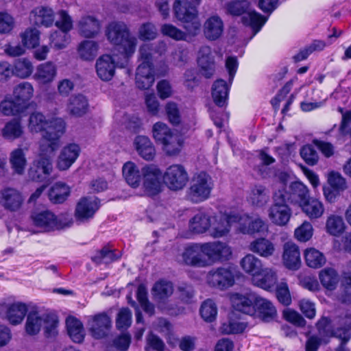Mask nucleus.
I'll use <instances>...</instances> for the list:
<instances>
[{
  "instance_id": "obj_1",
  "label": "nucleus",
  "mask_w": 351,
  "mask_h": 351,
  "mask_svg": "<svg viewBox=\"0 0 351 351\" xmlns=\"http://www.w3.org/2000/svg\"><path fill=\"white\" fill-rule=\"evenodd\" d=\"M28 128L31 132H43L40 152L52 154L60 147V138L65 132L66 123L61 118L47 119L40 112H32L29 117Z\"/></svg>"
},
{
  "instance_id": "obj_2",
  "label": "nucleus",
  "mask_w": 351,
  "mask_h": 351,
  "mask_svg": "<svg viewBox=\"0 0 351 351\" xmlns=\"http://www.w3.org/2000/svg\"><path fill=\"white\" fill-rule=\"evenodd\" d=\"M122 173L125 182L133 188L139 186L143 176V186L150 196L157 195L161 191L162 172L154 165L145 166L141 171L134 162L128 161L123 165Z\"/></svg>"
},
{
  "instance_id": "obj_3",
  "label": "nucleus",
  "mask_w": 351,
  "mask_h": 351,
  "mask_svg": "<svg viewBox=\"0 0 351 351\" xmlns=\"http://www.w3.org/2000/svg\"><path fill=\"white\" fill-rule=\"evenodd\" d=\"M105 34L109 42L117 47L123 56L121 67H125L128 58L135 51L137 39L132 36L126 24L123 22H112L106 28Z\"/></svg>"
},
{
  "instance_id": "obj_4",
  "label": "nucleus",
  "mask_w": 351,
  "mask_h": 351,
  "mask_svg": "<svg viewBox=\"0 0 351 351\" xmlns=\"http://www.w3.org/2000/svg\"><path fill=\"white\" fill-rule=\"evenodd\" d=\"M33 95L34 88L32 84L28 82H21L14 87L12 97L1 101L0 110L5 116L23 113L27 109Z\"/></svg>"
},
{
  "instance_id": "obj_5",
  "label": "nucleus",
  "mask_w": 351,
  "mask_h": 351,
  "mask_svg": "<svg viewBox=\"0 0 351 351\" xmlns=\"http://www.w3.org/2000/svg\"><path fill=\"white\" fill-rule=\"evenodd\" d=\"M227 12L232 16H241L242 23L250 26L255 34L260 31L266 23L267 17H265L255 10H251L250 3L246 0L234 1L226 5Z\"/></svg>"
},
{
  "instance_id": "obj_6",
  "label": "nucleus",
  "mask_w": 351,
  "mask_h": 351,
  "mask_svg": "<svg viewBox=\"0 0 351 351\" xmlns=\"http://www.w3.org/2000/svg\"><path fill=\"white\" fill-rule=\"evenodd\" d=\"M58 320L55 315L49 313H40L32 310L27 313L25 323V331L29 335H37L43 327L47 337H51L56 334V328Z\"/></svg>"
},
{
  "instance_id": "obj_7",
  "label": "nucleus",
  "mask_w": 351,
  "mask_h": 351,
  "mask_svg": "<svg viewBox=\"0 0 351 351\" xmlns=\"http://www.w3.org/2000/svg\"><path fill=\"white\" fill-rule=\"evenodd\" d=\"M173 12L175 17L184 23V28L189 34L195 36L198 34L201 24L195 5L189 0H176Z\"/></svg>"
},
{
  "instance_id": "obj_8",
  "label": "nucleus",
  "mask_w": 351,
  "mask_h": 351,
  "mask_svg": "<svg viewBox=\"0 0 351 351\" xmlns=\"http://www.w3.org/2000/svg\"><path fill=\"white\" fill-rule=\"evenodd\" d=\"M213 187L210 176L202 171L193 177L187 191V196L193 203L204 202L209 198Z\"/></svg>"
},
{
  "instance_id": "obj_9",
  "label": "nucleus",
  "mask_w": 351,
  "mask_h": 351,
  "mask_svg": "<svg viewBox=\"0 0 351 351\" xmlns=\"http://www.w3.org/2000/svg\"><path fill=\"white\" fill-rule=\"evenodd\" d=\"M285 192H275L273 196L274 203L269 209L270 220L278 226H285L289 221L291 210L284 199Z\"/></svg>"
},
{
  "instance_id": "obj_10",
  "label": "nucleus",
  "mask_w": 351,
  "mask_h": 351,
  "mask_svg": "<svg viewBox=\"0 0 351 351\" xmlns=\"http://www.w3.org/2000/svg\"><path fill=\"white\" fill-rule=\"evenodd\" d=\"M59 19L56 22V26L60 31H55L50 36L51 47L57 49L66 47L68 43L67 33L73 28V21L68 13L64 10L58 12Z\"/></svg>"
},
{
  "instance_id": "obj_11",
  "label": "nucleus",
  "mask_w": 351,
  "mask_h": 351,
  "mask_svg": "<svg viewBox=\"0 0 351 351\" xmlns=\"http://www.w3.org/2000/svg\"><path fill=\"white\" fill-rule=\"evenodd\" d=\"M207 266L213 263L229 260L232 256L230 247L221 241H213L202 243Z\"/></svg>"
},
{
  "instance_id": "obj_12",
  "label": "nucleus",
  "mask_w": 351,
  "mask_h": 351,
  "mask_svg": "<svg viewBox=\"0 0 351 351\" xmlns=\"http://www.w3.org/2000/svg\"><path fill=\"white\" fill-rule=\"evenodd\" d=\"M207 282L213 287L225 289L234 283V276L230 267L212 269L207 274Z\"/></svg>"
},
{
  "instance_id": "obj_13",
  "label": "nucleus",
  "mask_w": 351,
  "mask_h": 351,
  "mask_svg": "<svg viewBox=\"0 0 351 351\" xmlns=\"http://www.w3.org/2000/svg\"><path fill=\"white\" fill-rule=\"evenodd\" d=\"M335 323L338 327L333 337L340 339L341 343L332 351H346V345L351 338V312L348 310L343 311L335 319Z\"/></svg>"
},
{
  "instance_id": "obj_14",
  "label": "nucleus",
  "mask_w": 351,
  "mask_h": 351,
  "mask_svg": "<svg viewBox=\"0 0 351 351\" xmlns=\"http://www.w3.org/2000/svg\"><path fill=\"white\" fill-rule=\"evenodd\" d=\"M164 182L171 189L178 191L183 189L189 180L188 173L181 165L169 167L163 176Z\"/></svg>"
},
{
  "instance_id": "obj_15",
  "label": "nucleus",
  "mask_w": 351,
  "mask_h": 351,
  "mask_svg": "<svg viewBox=\"0 0 351 351\" xmlns=\"http://www.w3.org/2000/svg\"><path fill=\"white\" fill-rule=\"evenodd\" d=\"M53 153L45 154L40 152L39 158L34 161L29 170V177L33 181L45 182L48 180L53 169L50 156Z\"/></svg>"
},
{
  "instance_id": "obj_16",
  "label": "nucleus",
  "mask_w": 351,
  "mask_h": 351,
  "mask_svg": "<svg viewBox=\"0 0 351 351\" xmlns=\"http://www.w3.org/2000/svg\"><path fill=\"white\" fill-rule=\"evenodd\" d=\"M100 207V200L95 197H84L76 205L75 217L80 222H86L92 219Z\"/></svg>"
},
{
  "instance_id": "obj_17",
  "label": "nucleus",
  "mask_w": 351,
  "mask_h": 351,
  "mask_svg": "<svg viewBox=\"0 0 351 351\" xmlns=\"http://www.w3.org/2000/svg\"><path fill=\"white\" fill-rule=\"evenodd\" d=\"M197 62L199 68V73L202 76L209 79L214 75L216 70V63L210 47L204 45L199 48Z\"/></svg>"
},
{
  "instance_id": "obj_18",
  "label": "nucleus",
  "mask_w": 351,
  "mask_h": 351,
  "mask_svg": "<svg viewBox=\"0 0 351 351\" xmlns=\"http://www.w3.org/2000/svg\"><path fill=\"white\" fill-rule=\"evenodd\" d=\"M285 192L284 199L290 204H298L301 205L309 197L307 187L301 182L295 181L290 184L288 189L285 187L279 189L276 192Z\"/></svg>"
},
{
  "instance_id": "obj_19",
  "label": "nucleus",
  "mask_w": 351,
  "mask_h": 351,
  "mask_svg": "<svg viewBox=\"0 0 351 351\" xmlns=\"http://www.w3.org/2000/svg\"><path fill=\"white\" fill-rule=\"evenodd\" d=\"M123 62H116V56L105 54L100 56L96 62L95 68L98 77L103 81H109L114 75L117 66L122 68L120 65Z\"/></svg>"
},
{
  "instance_id": "obj_20",
  "label": "nucleus",
  "mask_w": 351,
  "mask_h": 351,
  "mask_svg": "<svg viewBox=\"0 0 351 351\" xmlns=\"http://www.w3.org/2000/svg\"><path fill=\"white\" fill-rule=\"evenodd\" d=\"M88 325L92 336L99 339L105 337L109 332L111 319L106 313H99L88 319Z\"/></svg>"
},
{
  "instance_id": "obj_21",
  "label": "nucleus",
  "mask_w": 351,
  "mask_h": 351,
  "mask_svg": "<svg viewBox=\"0 0 351 351\" xmlns=\"http://www.w3.org/2000/svg\"><path fill=\"white\" fill-rule=\"evenodd\" d=\"M34 224L42 228L45 232L60 230L64 227L65 224L58 219L57 217L49 210L35 213L32 215Z\"/></svg>"
},
{
  "instance_id": "obj_22",
  "label": "nucleus",
  "mask_w": 351,
  "mask_h": 351,
  "mask_svg": "<svg viewBox=\"0 0 351 351\" xmlns=\"http://www.w3.org/2000/svg\"><path fill=\"white\" fill-rule=\"evenodd\" d=\"M182 258L188 265L200 267L207 266L202 243H191L187 245L182 254Z\"/></svg>"
},
{
  "instance_id": "obj_23",
  "label": "nucleus",
  "mask_w": 351,
  "mask_h": 351,
  "mask_svg": "<svg viewBox=\"0 0 351 351\" xmlns=\"http://www.w3.org/2000/svg\"><path fill=\"white\" fill-rule=\"evenodd\" d=\"M234 213L219 216H211V226L208 230L209 234L214 238L226 236L230 230V226L234 223V220L230 219Z\"/></svg>"
},
{
  "instance_id": "obj_24",
  "label": "nucleus",
  "mask_w": 351,
  "mask_h": 351,
  "mask_svg": "<svg viewBox=\"0 0 351 351\" xmlns=\"http://www.w3.org/2000/svg\"><path fill=\"white\" fill-rule=\"evenodd\" d=\"M256 298L257 295L255 293H234L231 297V302L234 310L249 315H255L254 306Z\"/></svg>"
},
{
  "instance_id": "obj_25",
  "label": "nucleus",
  "mask_w": 351,
  "mask_h": 351,
  "mask_svg": "<svg viewBox=\"0 0 351 351\" xmlns=\"http://www.w3.org/2000/svg\"><path fill=\"white\" fill-rule=\"evenodd\" d=\"M167 50V45L163 42L158 43H146L141 46L139 49L140 58L142 62L140 64H145L147 66H153V60L156 55L161 56Z\"/></svg>"
},
{
  "instance_id": "obj_26",
  "label": "nucleus",
  "mask_w": 351,
  "mask_h": 351,
  "mask_svg": "<svg viewBox=\"0 0 351 351\" xmlns=\"http://www.w3.org/2000/svg\"><path fill=\"white\" fill-rule=\"evenodd\" d=\"M211 226V215L204 210H199L189 221V231L194 234L208 232Z\"/></svg>"
},
{
  "instance_id": "obj_27",
  "label": "nucleus",
  "mask_w": 351,
  "mask_h": 351,
  "mask_svg": "<svg viewBox=\"0 0 351 351\" xmlns=\"http://www.w3.org/2000/svg\"><path fill=\"white\" fill-rule=\"evenodd\" d=\"M1 194L2 204L6 210L14 212L21 208L24 198L20 191L13 188H5Z\"/></svg>"
},
{
  "instance_id": "obj_28",
  "label": "nucleus",
  "mask_w": 351,
  "mask_h": 351,
  "mask_svg": "<svg viewBox=\"0 0 351 351\" xmlns=\"http://www.w3.org/2000/svg\"><path fill=\"white\" fill-rule=\"evenodd\" d=\"M282 261L285 266L291 270H298L301 265L298 247L293 243L287 242L283 246Z\"/></svg>"
},
{
  "instance_id": "obj_29",
  "label": "nucleus",
  "mask_w": 351,
  "mask_h": 351,
  "mask_svg": "<svg viewBox=\"0 0 351 351\" xmlns=\"http://www.w3.org/2000/svg\"><path fill=\"white\" fill-rule=\"evenodd\" d=\"M255 315L265 322H269L276 318L277 311L269 300L257 295L255 306Z\"/></svg>"
},
{
  "instance_id": "obj_30",
  "label": "nucleus",
  "mask_w": 351,
  "mask_h": 351,
  "mask_svg": "<svg viewBox=\"0 0 351 351\" xmlns=\"http://www.w3.org/2000/svg\"><path fill=\"white\" fill-rule=\"evenodd\" d=\"M80 147L76 143H70L61 151L57 166L60 170L68 169L78 158Z\"/></svg>"
},
{
  "instance_id": "obj_31",
  "label": "nucleus",
  "mask_w": 351,
  "mask_h": 351,
  "mask_svg": "<svg viewBox=\"0 0 351 351\" xmlns=\"http://www.w3.org/2000/svg\"><path fill=\"white\" fill-rule=\"evenodd\" d=\"M29 19L37 26L48 27L53 24L54 12L49 7H37L31 12Z\"/></svg>"
},
{
  "instance_id": "obj_32",
  "label": "nucleus",
  "mask_w": 351,
  "mask_h": 351,
  "mask_svg": "<svg viewBox=\"0 0 351 351\" xmlns=\"http://www.w3.org/2000/svg\"><path fill=\"white\" fill-rule=\"evenodd\" d=\"M136 85L142 90L149 89L154 82V66H147L145 64H139L136 73Z\"/></svg>"
},
{
  "instance_id": "obj_33",
  "label": "nucleus",
  "mask_w": 351,
  "mask_h": 351,
  "mask_svg": "<svg viewBox=\"0 0 351 351\" xmlns=\"http://www.w3.org/2000/svg\"><path fill=\"white\" fill-rule=\"evenodd\" d=\"M231 84L222 80H217L212 86V97L215 104L219 107H223L227 105L230 86Z\"/></svg>"
},
{
  "instance_id": "obj_34",
  "label": "nucleus",
  "mask_w": 351,
  "mask_h": 351,
  "mask_svg": "<svg viewBox=\"0 0 351 351\" xmlns=\"http://www.w3.org/2000/svg\"><path fill=\"white\" fill-rule=\"evenodd\" d=\"M223 32V23L218 16L209 17L204 23V33L206 38L210 40H216Z\"/></svg>"
},
{
  "instance_id": "obj_35",
  "label": "nucleus",
  "mask_w": 351,
  "mask_h": 351,
  "mask_svg": "<svg viewBox=\"0 0 351 351\" xmlns=\"http://www.w3.org/2000/svg\"><path fill=\"white\" fill-rule=\"evenodd\" d=\"M253 280L257 287L267 291H271L278 285L276 273L269 268L263 269L261 274L256 276Z\"/></svg>"
},
{
  "instance_id": "obj_36",
  "label": "nucleus",
  "mask_w": 351,
  "mask_h": 351,
  "mask_svg": "<svg viewBox=\"0 0 351 351\" xmlns=\"http://www.w3.org/2000/svg\"><path fill=\"white\" fill-rule=\"evenodd\" d=\"M78 29L82 36L93 38L99 32L100 23L93 16H86L79 21Z\"/></svg>"
},
{
  "instance_id": "obj_37",
  "label": "nucleus",
  "mask_w": 351,
  "mask_h": 351,
  "mask_svg": "<svg viewBox=\"0 0 351 351\" xmlns=\"http://www.w3.org/2000/svg\"><path fill=\"white\" fill-rule=\"evenodd\" d=\"M121 257V252L111 248L109 245H105L95 252L91 257V260L97 265L109 264L119 260Z\"/></svg>"
},
{
  "instance_id": "obj_38",
  "label": "nucleus",
  "mask_w": 351,
  "mask_h": 351,
  "mask_svg": "<svg viewBox=\"0 0 351 351\" xmlns=\"http://www.w3.org/2000/svg\"><path fill=\"white\" fill-rule=\"evenodd\" d=\"M24 129L20 119H12L1 129V135L7 141H14L22 137Z\"/></svg>"
},
{
  "instance_id": "obj_39",
  "label": "nucleus",
  "mask_w": 351,
  "mask_h": 351,
  "mask_svg": "<svg viewBox=\"0 0 351 351\" xmlns=\"http://www.w3.org/2000/svg\"><path fill=\"white\" fill-rule=\"evenodd\" d=\"M248 202L255 207L261 208L269 200V191L263 185H255L250 191Z\"/></svg>"
},
{
  "instance_id": "obj_40",
  "label": "nucleus",
  "mask_w": 351,
  "mask_h": 351,
  "mask_svg": "<svg viewBox=\"0 0 351 351\" xmlns=\"http://www.w3.org/2000/svg\"><path fill=\"white\" fill-rule=\"evenodd\" d=\"M135 148L138 154L145 160L154 158L155 149L149 138L145 136H138L134 140Z\"/></svg>"
},
{
  "instance_id": "obj_41",
  "label": "nucleus",
  "mask_w": 351,
  "mask_h": 351,
  "mask_svg": "<svg viewBox=\"0 0 351 351\" xmlns=\"http://www.w3.org/2000/svg\"><path fill=\"white\" fill-rule=\"evenodd\" d=\"M173 292V284L167 280H160L156 282L152 289L154 299L158 302H163L172 295Z\"/></svg>"
},
{
  "instance_id": "obj_42",
  "label": "nucleus",
  "mask_w": 351,
  "mask_h": 351,
  "mask_svg": "<svg viewBox=\"0 0 351 351\" xmlns=\"http://www.w3.org/2000/svg\"><path fill=\"white\" fill-rule=\"evenodd\" d=\"M27 306L21 302H16L10 304L6 311V317L12 325H16L23 320L27 314Z\"/></svg>"
},
{
  "instance_id": "obj_43",
  "label": "nucleus",
  "mask_w": 351,
  "mask_h": 351,
  "mask_svg": "<svg viewBox=\"0 0 351 351\" xmlns=\"http://www.w3.org/2000/svg\"><path fill=\"white\" fill-rule=\"evenodd\" d=\"M67 331L73 341L81 343L84 339L82 323L74 317H69L66 320Z\"/></svg>"
},
{
  "instance_id": "obj_44",
  "label": "nucleus",
  "mask_w": 351,
  "mask_h": 351,
  "mask_svg": "<svg viewBox=\"0 0 351 351\" xmlns=\"http://www.w3.org/2000/svg\"><path fill=\"white\" fill-rule=\"evenodd\" d=\"M250 250L261 256L267 258L274 254L275 247L274 244L268 239L260 238L250 243Z\"/></svg>"
},
{
  "instance_id": "obj_45",
  "label": "nucleus",
  "mask_w": 351,
  "mask_h": 351,
  "mask_svg": "<svg viewBox=\"0 0 351 351\" xmlns=\"http://www.w3.org/2000/svg\"><path fill=\"white\" fill-rule=\"evenodd\" d=\"M70 188L66 184L58 182L55 183L49 192V198L53 204H62L69 196Z\"/></svg>"
},
{
  "instance_id": "obj_46",
  "label": "nucleus",
  "mask_w": 351,
  "mask_h": 351,
  "mask_svg": "<svg viewBox=\"0 0 351 351\" xmlns=\"http://www.w3.org/2000/svg\"><path fill=\"white\" fill-rule=\"evenodd\" d=\"M240 265L246 273L252 275L254 278L260 275L263 269L261 261L250 254H247L241 259Z\"/></svg>"
},
{
  "instance_id": "obj_47",
  "label": "nucleus",
  "mask_w": 351,
  "mask_h": 351,
  "mask_svg": "<svg viewBox=\"0 0 351 351\" xmlns=\"http://www.w3.org/2000/svg\"><path fill=\"white\" fill-rule=\"evenodd\" d=\"M300 206L303 212L311 219L319 218L324 212L322 203L317 199L308 197Z\"/></svg>"
},
{
  "instance_id": "obj_48",
  "label": "nucleus",
  "mask_w": 351,
  "mask_h": 351,
  "mask_svg": "<svg viewBox=\"0 0 351 351\" xmlns=\"http://www.w3.org/2000/svg\"><path fill=\"white\" fill-rule=\"evenodd\" d=\"M70 112L76 117H82L86 113L88 108L87 99L82 95L78 94L69 99L68 106Z\"/></svg>"
},
{
  "instance_id": "obj_49",
  "label": "nucleus",
  "mask_w": 351,
  "mask_h": 351,
  "mask_svg": "<svg viewBox=\"0 0 351 351\" xmlns=\"http://www.w3.org/2000/svg\"><path fill=\"white\" fill-rule=\"evenodd\" d=\"M319 278L322 286L330 291L336 289L339 280V274L337 271L330 267L321 270Z\"/></svg>"
},
{
  "instance_id": "obj_50",
  "label": "nucleus",
  "mask_w": 351,
  "mask_h": 351,
  "mask_svg": "<svg viewBox=\"0 0 351 351\" xmlns=\"http://www.w3.org/2000/svg\"><path fill=\"white\" fill-rule=\"evenodd\" d=\"M56 75V67L51 62L39 65L35 74V78L42 83L51 82Z\"/></svg>"
},
{
  "instance_id": "obj_51",
  "label": "nucleus",
  "mask_w": 351,
  "mask_h": 351,
  "mask_svg": "<svg viewBox=\"0 0 351 351\" xmlns=\"http://www.w3.org/2000/svg\"><path fill=\"white\" fill-rule=\"evenodd\" d=\"M162 149L169 156L178 154L182 147L183 141L182 137L176 133H173L162 144Z\"/></svg>"
},
{
  "instance_id": "obj_52",
  "label": "nucleus",
  "mask_w": 351,
  "mask_h": 351,
  "mask_svg": "<svg viewBox=\"0 0 351 351\" xmlns=\"http://www.w3.org/2000/svg\"><path fill=\"white\" fill-rule=\"evenodd\" d=\"M10 162L14 171L18 174H23L27 165L24 150L16 148L10 153Z\"/></svg>"
},
{
  "instance_id": "obj_53",
  "label": "nucleus",
  "mask_w": 351,
  "mask_h": 351,
  "mask_svg": "<svg viewBox=\"0 0 351 351\" xmlns=\"http://www.w3.org/2000/svg\"><path fill=\"white\" fill-rule=\"evenodd\" d=\"M99 46L93 40H84L78 47V53L80 58L84 60H92L97 55Z\"/></svg>"
},
{
  "instance_id": "obj_54",
  "label": "nucleus",
  "mask_w": 351,
  "mask_h": 351,
  "mask_svg": "<svg viewBox=\"0 0 351 351\" xmlns=\"http://www.w3.org/2000/svg\"><path fill=\"white\" fill-rule=\"evenodd\" d=\"M304 258L306 265L312 268H319L326 263L324 255L315 248L306 250Z\"/></svg>"
},
{
  "instance_id": "obj_55",
  "label": "nucleus",
  "mask_w": 351,
  "mask_h": 351,
  "mask_svg": "<svg viewBox=\"0 0 351 351\" xmlns=\"http://www.w3.org/2000/svg\"><path fill=\"white\" fill-rule=\"evenodd\" d=\"M327 232L333 236H339L345 229V223L341 217L330 215L328 217L326 224Z\"/></svg>"
},
{
  "instance_id": "obj_56",
  "label": "nucleus",
  "mask_w": 351,
  "mask_h": 351,
  "mask_svg": "<svg viewBox=\"0 0 351 351\" xmlns=\"http://www.w3.org/2000/svg\"><path fill=\"white\" fill-rule=\"evenodd\" d=\"M33 71L31 62L26 58H19L15 60L12 73L21 78L29 77Z\"/></svg>"
},
{
  "instance_id": "obj_57",
  "label": "nucleus",
  "mask_w": 351,
  "mask_h": 351,
  "mask_svg": "<svg viewBox=\"0 0 351 351\" xmlns=\"http://www.w3.org/2000/svg\"><path fill=\"white\" fill-rule=\"evenodd\" d=\"M342 312H340L335 317H334L332 322L334 328H331L330 327V320L329 318L326 317H322L316 324L317 329L319 333V335L325 336V337H332L336 333L337 330L338 325L335 324V319L341 315Z\"/></svg>"
},
{
  "instance_id": "obj_58",
  "label": "nucleus",
  "mask_w": 351,
  "mask_h": 351,
  "mask_svg": "<svg viewBox=\"0 0 351 351\" xmlns=\"http://www.w3.org/2000/svg\"><path fill=\"white\" fill-rule=\"evenodd\" d=\"M300 154L303 160L310 166L315 165L319 160V154L315 147L311 144L302 146Z\"/></svg>"
},
{
  "instance_id": "obj_59",
  "label": "nucleus",
  "mask_w": 351,
  "mask_h": 351,
  "mask_svg": "<svg viewBox=\"0 0 351 351\" xmlns=\"http://www.w3.org/2000/svg\"><path fill=\"white\" fill-rule=\"evenodd\" d=\"M217 308L215 303L210 299L203 302L200 308V315L207 322H212L216 319Z\"/></svg>"
},
{
  "instance_id": "obj_60",
  "label": "nucleus",
  "mask_w": 351,
  "mask_h": 351,
  "mask_svg": "<svg viewBox=\"0 0 351 351\" xmlns=\"http://www.w3.org/2000/svg\"><path fill=\"white\" fill-rule=\"evenodd\" d=\"M341 287L339 300L343 304H351V274L343 273Z\"/></svg>"
},
{
  "instance_id": "obj_61",
  "label": "nucleus",
  "mask_w": 351,
  "mask_h": 351,
  "mask_svg": "<svg viewBox=\"0 0 351 351\" xmlns=\"http://www.w3.org/2000/svg\"><path fill=\"white\" fill-rule=\"evenodd\" d=\"M136 298L144 311L149 315H152L154 313V306L149 302L147 291L144 285H140L138 287Z\"/></svg>"
},
{
  "instance_id": "obj_62",
  "label": "nucleus",
  "mask_w": 351,
  "mask_h": 351,
  "mask_svg": "<svg viewBox=\"0 0 351 351\" xmlns=\"http://www.w3.org/2000/svg\"><path fill=\"white\" fill-rule=\"evenodd\" d=\"M152 132L155 140L160 144L174 133L165 123L161 122H157L154 125Z\"/></svg>"
},
{
  "instance_id": "obj_63",
  "label": "nucleus",
  "mask_w": 351,
  "mask_h": 351,
  "mask_svg": "<svg viewBox=\"0 0 351 351\" xmlns=\"http://www.w3.org/2000/svg\"><path fill=\"white\" fill-rule=\"evenodd\" d=\"M275 289L278 301L285 306H289L292 299L287 283L281 282Z\"/></svg>"
},
{
  "instance_id": "obj_64",
  "label": "nucleus",
  "mask_w": 351,
  "mask_h": 351,
  "mask_svg": "<svg viewBox=\"0 0 351 351\" xmlns=\"http://www.w3.org/2000/svg\"><path fill=\"white\" fill-rule=\"evenodd\" d=\"M132 323V312L128 308H122L116 318V326L119 330H126Z\"/></svg>"
}]
</instances>
